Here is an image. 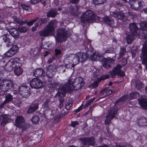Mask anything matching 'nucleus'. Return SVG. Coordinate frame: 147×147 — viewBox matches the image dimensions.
Here are the masks:
<instances>
[{"instance_id": "6e6d98bb", "label": "nucleus", "mask_w": 147, "mask_h": 147, "mask_svg": "<svg viewBox=\"0 0 147 147\" xmlns=\"http://www.w3.org/2000/svg\"><path fill=\"white\" fill-rule=\"evenodd\" d=\"M111 49V48H107L105 51V53H112L113 52Z\"/></svg>"}, {"instance_id": "680f3d73", "label": "nucleus", "mask_w": 147, "mask_h": 147, "mask_svg": "<svg viewBox=\"0 0 147 147\" xmlns=\"http://www.w3.org/2000/svg\"><path fill=\"white\" fill-rule=\"evenodd\" d=\"M92 107H91L90 109H89L88 112L86 113L87 114H88L89 113H90V115H92Z\"/></svg>"}, {"instance_id": "69168bd1", "label": "nucleus", "mask_w": 147, "mask_h": 147, "mask_svg": "<svg viewBox=\"0 0 147 147\" xmlns=\"http://www.w3.org/2000/svg\"><path fill=\"white\" fill-rule=\"evenodd\" d=\"M25 22L24 21L22 20H19V24L23 25L25 24Z\"/></svg>"}, {"instance_id": "0e129e2a", "label": "nucleus", "mask_w": 147, "mask_h": 147, "mask_svg": "<svg viewBox=\"0 0 147 147\" xmlns=\"http://www.w3.org/2000/svg\"><path fill=\"white\" fill-rule=\"evenodd\" d=\"M116 147H127L124 144H121L120 145H117Z\"/></svg>"}, {"instance_id": "7c9ffc66", "label": "nucleus", "mask_w": 147, "mask_h": 147, "mask_svg": "<svg viewBox=\"0 0 147 147\" xmlns=\"http://www.w3.org/2000/svg\"><path fill=\"white\" fill-rule=\"evenodd\" d=\"M79 9V7L75 5L73 7L70 8V11L71 14L72 15L77 16Z\"/></svg>"}, {"instance_id": "b1692460", "label": "nucleus", "mask_w": 147, "mask_h": 147, "mask_svg": "<svg viewBox=\"0 0 147 147\" xmlns=\"http://www.w3.org/2000/svg\"><path fill=\"white\" fill-rule=\"evenodd\" d=\"M9 119L6 116L3 115H0V124L3 126H5L8 122H9Z\"/></svg>"}, {"instance_id": "8fccbe9b", "label": "nucleus", "mask_w": 147, "mask_h": 147, "mask_svg": "<svg viewBox=\"0 0 147 147\" xmlns=\"http://www.w3.org/2000/svg\"><path fill=\"white\" fill-rule=\"evenodd\" d=\"M99 82L95 81L94 82L93 84L90 86V88H96L98 86V84Z\"/></svg>"}, {"instance_id": "c03bdc74", "label": "nucleus", "mask_w": 147, "mask_h": 147, "mask_svg": "<svg viewBox=\"0 0 147 147\" xmlns=\"http://www.w3.org/2000/svg\"><path fill=\"white\" fill-rule=\"evenodd\" d=\"M73 103V102L72 100H70L66 104L65 107L67 110H69L70 109V108L72 106Z\"/></svg>"}, {"instance_id": "4c0bfd02", "label": "nucleus", "mask_w": 147, "mask_h": 147, "mask_svg": "<svg viewBox=\"0 0 147 147\" xmlns=\"http://www.w3.org/2000/svg\"><path fill=\"white\" fill-rule=\"evenodd\" d=\"M139 96V93L137 92H134L130 94L129 98V99L136 98Z\"/></svg>"}, {"instance_id": "e433bc0d", "label": "nucleus", "mask_w": 147, "mask_h": 147, "mask_svg": "<svg viewBox=\"0 0 147 147\" xmlns=\"http://www.w3.org/2000/svg\"><path fill=\"white\" fill-rule=\"evenodd\" d=\"M57 14V9H53L48 12L47 16L49 17H55Z\"/></svg>"}, {"instance_id": "37998d69", "label": "nucleus", "mask_w": 147, "mask_h": 147, "mask_svg": "<svg viewBox=\"0 0 147 147\" xmlns=\"http://www.w3.org/2000/svg\"><path fill=\"white\" fill-rule=\"evenodd\" d=\"M135 87L137 89H140L143 87V85L142 83L141 82L137 81L136 82Z\"/></svg>"}, {"instance_id": "f3484780", "label": "nucleus", "mask_w": 147, "mask_h": 147, "mask_svg": "<svg viewBox=\"0 0 147 147\" xmlns=\"http://www.w3.org/2000/svg\"><path fill=\"white\" fill-rule=\"evenodd\" d=\"M80 140L84 144L93 145L95 144L94 139L93 137L82 138Z\"/></svg>"}, {"instance_id": "20e7f679", "label": "nucleus", "mask_w": 147, "mask_h": 147, "mask_svg": "<svg viewBox=\"0 0 147 147\" xmlns=\"http://www.w3.org/2000/svg\"><path fill=\"white\" fill-rule=\"evenodd\" d=\"M117 109L116 106L112 107L108 111L105 123L106 124H110L111 121L115 117L117 113Z\"/></svg>"}, {"instance_id": "58836bf2", "label": "nucleus", "mask_w": 147, "mask_h": 147, "mask_svg": "<svg viewBox=\"0 0 147 147\" xmlns=\"http://www.w3.org/2000/svg\"><path fill=\"white\" fill-rule=\"evenodd\" d=\"M12 99V96L9 94H7L5 96V99L4 101L5 103L11 101Z\"/></svg>"}, {"instance_id": "aec40b11", "label": "nucleus", "mask_w": 147, "mask_h": 147, "mask_svg": "<svg viewBox=\"0 0 147 147\" xmlns=\"http://www.w3.org/2000/svg\"><path fill=\"white\" fill-rule=\"evenodd\" d=\"M34 75L36 77H43L45 76V72L42 69L37 68L34 71Z\"/></svg>"}, {"instance_id": "1a4fd4ad", "label": "nucleus", "mask_w": 147, "mask_h": 147, "mask_svg": "<svg viewBox=\"0 0 147 147\" xmlns=\"http://www.w3.org/2000/svg\"><path fill=\"white\" fill-rule=\"evenodd\" d=\"M67 37L66 32L65 30H58L57 34L56 40L58 42L65 41Z\"/></svg>"}, {"instance_id": "a878e982", "label": "nucleus", "mask_w": 147, "mask_h": 147, "mask_svg": "<svg viewBox=\"0 0 147 147\" xmlns=\"http://www.w3.org/2000/svg\"><path fill=\"white\" fill-rule=\"evenodd\" d=\"M17 29L13 28L9 31L10 34L15 39H17L18 38V32Z\"/></svg>"}, {"instance_id": "79ce46f5", "label": "nucleus", "mask_w": 147, "mask_h": 147, "mask_svg": "<svg viewBox=\"0 0 147 147\" xmlns=\"http://www.w3.org/2000/svg\"><path fill=\"white\" fill-rule=\"evenodd\" d=\"M21 6L22 7L23 9L25 10L29 11L31 10L30 7L29 5L25 4H22L21 5Z\"/></svg>"}, {"instance_id": "2eb2a0df", "label": "nucleus", "mask_w": 147, "mask_h": 147, "mask_svg": "<svg viewBox=\"0 0 147 147\" xmlns=\"http://www.w3.org/2000/svg\"><path fill=\"white\" fill-rule=\"evenodd\" d=\"M18 48L16 45H13L11 48L5 54L6 57H11L14 55L17 52Z\"/></svg>"}, {"instance_id": "49530a36", "label": "nucleus", "mask_w": 147, "mask_h": 147, "mask_svg": "<svg viewBox=\"0 0 147 147\" xmlns=\"http://www.w3.org/2000/svg\"><path fill=\"white\" fill-rule=\"evenodd\" d=\"M5 18L2 16H1L0 17V24L4 23L5 24H7L10 23V22H7L5 20Z\"/></svg>"}, {"instance_id": "13d9d810", "label": "nucleus", "mask_w": 147, "mask_h": 147, "mask_svg": "<svg viewBox=\"0 0 147 147\" xmlns=\"http://www.w3.org/2000/svg\"><path fill=\"white\" fill-rule=\"evenodd\" d=\"M14 125L16 126L17 127H18V117H17V119H16Z\"/></svg>"}, {"instance_id": "052dcab7", "label": "nucleus", "mask_w": 147, "mask_h": 147, "mask_svg": "<svg viewBox=\"0 0 147 147\" xmlns=\"http://www.w3.org/2000/svg\"><path fill=\"white\" fill-rule=\"evenodd\" d=\"M40 1V0H31L30 2L34 4L37 3Z\"/></svg>"}, {"instance_id": "09e8293b", "label": "nucleus", "mask_w": 147, "mask_h": 147, "mask_svg": "<svg viewBox=\"0 0 147 147\" xmlns=\"http://www.w3.org/2000/svg\"><path fill=\"white\" fill-rule=\"evenodd\" d=\"M28 30V29L25 27H19V31L21 32H25Z\"/></svg>"}, {"instance_id": "cd10ccee", "label": "nucleus", "mask_w": 147, "mask_h": 147, "mask_svg": "<svg viewBox=\"0 0 147 147\" xmlns=\"http://www.w3.org/2000/svg\"><path fill=\"white\" fill-rule=\"evenodd\" d=\"M52 103L49 99H47L44 102L43 107L45 110H49L52 108Z\"/></svg>"}, {"instance_id": "4d7b16f0", "label": "nucleus", "mask_w": 147, "mask_h": 147, "mask_svg": "<svg viewBox=\"0 0 147 147\" xmlns=\"http://www.w3.org/2000/svg\"><path fill=\"white\" fill-rule=\"evenodd\" d=\"M109 77V76L108 75H106V76H103L101 77L100 78L101 80H103L108 79Z\"/></svg>"}, {"instance_id": "5701e85b", "label": "nucleus", "mask_w": 147, "mask_h": 147, "mask_svg": "<svg viewBox=\"0 0 147 147\" xmlns=\"http://www.w3.org/2000/svg\"><path fill=\"white\" fill-rule=\"evenodd\" d=\"M137 123L140 126H147V118L141 117L138 119Z\"/></svg>"}, {"instance_id": "c756f323", "label": "nucleus", "mask_w": 147, "mask_h": 147, "mask_svg": "<svg viewBox=\"0 0 147 147\" xmlns=\"http://www.w3.org/2000/svg\"><path fill=\"white\" fill-rule=\"evenodd\" d=\"M113 61L112 59H107L104 61L103 64V67L106 68L107 69L111 67L110 63Z\"/></svg>"}, {"instance_id": "473e14b6", "label": "nucleus", "mask_w": 147, "mask_h": 147, "mask_svg": "<svg viewBox=\"0 0 147 147\" xmlns=\"http://www.w3.org/2000/svg\"><path fill=\"white\" fill-rule=\"evenodd\" d=\"M38 104L37 103L32 105L28 110L27 113H29L34 112L38 109Z\"/></svg>"}, {"instance_id": "774afa93", "label": "nucleus", "mask_w": 147, "mask_h": 147, "mask_svg": "<svg viewBox=\"0 0 147 147\" xmlns=\"http://www.w3.org/2000/svg\"><path fill=\"white\" fill-rule=\"evenodd\" d=\"M90 102H89L88 101L84 105L85 107H87L89 105H90Z\"/></svg>"}, {"instance_id": "4be33fe9", "label": "nucleus", "mask_w": 147, "mask_h": 147, "mask_svg": "<svg viewBox=\"0 0 147 147\" xmlns=\"http://www.w3.org/2000/svg\"><path fill=\"white\" fill-rule=\"evenodd\" d=\"M104 22L107 25L111 27L114 26L115 22L114 20L111 18H109L107 16H106L103 18Z\"/></svg>"}, {"instance_id": "ddd939ff", "label": "nucleus", "mask_w": 147, "mask_h": 147, "mask_svg": "<svg viewBox=\"0 0 147 147\" xmlns=\"http://www.w3.org/2000/svg\"><path fill=\"white\" fill-rule=\"evenodd\" d=\"M142 51V53L140 57L141 59H142V63L146 64L147 71V47L144 46Z\"/></svg>"}, {"instance_id": "423d86ee", "label": "nucleus", "mask_w": 147, "mask_h": 147, "mask_svg": "<svg viewBox=\"0 0 147 147\" xmlns=\"http://www.w3.org/2000/svg\"><path fill=\"white\" fill-rule=\"evenodd\" d=\"M122 67L121 65L119 64H117L112 71L110 72L109 74L111 77L113 78L116 75L121 77L125 76L124 72L121 70Z\"/></svg>"}, {"instance_id": "393cba45", "label": "nucleus", "mask_w": 147, "mask_h": 147, "mask_svg": "<svg viewBox=\"0 0 147 147\" xmlns=\"http://www.w3.org/2000/svg\"><path fill=\"white\" fill-rule=\"evenodd\" d=\"M129 28L130 31V33H133L134 35L135 34H137V33H138L137 26L135 23H131L129 25Z\"/></svg>"}, {"instance_id": "6ab92c4d", "label": "nucleus", "mask_w": 147, "mask_h": 147, "mask_svg": "<svg viewBox=\"0 0 147 147\" xmlns=\"http://www.w3.org/2000/svg\"><path fill=\"white\" fill-rule=\"evenodd\" d=\"M87 53H88V52ZM76 54L80 59V62H82L87 60V58L89 57V55H88V53L86 54L85 53L79 52L77 53Z\"/></svg>"}, {"instance_id": "ea45409f", "label": "nucleus", "mask_w": 147, "mask_h": 147, "mask_svg": "<svg viewBox=\"0 0 147 147\" xmlns=\"http://www.w3.org/2000/svg\"><path fill=\"white\" fill-rule=\"evenodd\" d=\"M125 48L124 47H121V50L119 54V57H118V59L120 58L123 56L125 53Z\"/></svg>"}, {"instance_id": "f704fd0d", "label": "nucleus", "mask_w": 147, "mask_h": 147, "mask_svg": "<svg viewBox=\"0 0 147 147\" xmlns=\"http://www.w3.org/2000/svg\"><path fill=\"white\" fill-rule=\"evenodd\" d=\"M72 55V56L71 57V58H72L73 57H74L73 59V65L74 66V65H76L79 63L80 61V60L79 57H78V56L77 55V54L75 55H72L71 54L70 55V56Z\"/></svg>"}, {"instance_id": "c9c22d12", "label": "nucleus", "mask_w": 147, "mask_h": 147, "mask_svg": "<svg viewBox=\"0 0 147 147\" xmlns=\"http://www.w3.org/2000/svg\"><path fill=\"white\" fill-rule=\"evenodd\" d=\"M100 55H98L96 52H94L92 55L89 56V58L93 61H97L100 57Z\"/></svg>"}, {"instance_id": "9d476101", "label": "nucleus", "mask_w": 147, "mask_h": 147, "mask_svg": "<svg viewBox=\"0 0 147 147\" xmlns=\"http://www.w3.org/2000/svg\"><path fill=\"white\" fill-rule=\"evenodd\" d=\"M30 84L31 87L36 89L41 88L44 86L42 82L37 78L32 79L30 82Z\"/></svg>"}, {"instance_id": "0eeeda50", "label": "nucleus", "mask_w": 147, "mask_h": 147, "mask_svg": "<svg viewBox=\"0 0 147 147\" xmlns=\"http://www.w3.org/2000/svg\"><path fill=\"white\" fill-rule=\"evenodd\" d=\"M15 59H11L6 63V67H9V71L12 70L13 68H14V71L15 74L17 76H18V63L16 62Z\"/></svg>"}, {"instance_id": "f8f14e48", "label": "nucleus", "mask_w": 147, "mask_h": 147, "mask_svg": "<svg viewBox=\"0 0 147 147\" xmlns=\"http://www.w3.org/2000/svg\"><path fill=\"white\" fill-rule=\"evenodd\" d=\"M131 8L135 10H138L141 8L142 3L138 0H129V2Z\"/></svg>"}, {"instance_id": "bb28decb", "label": "nucleus", "mask_w": 147, "mask_h": 147, "mask_svg": "<svg viewBox=\"0 0 147 147\" xmlns=\"http://www.w3.org/2000/svg\"><path fill=\"white\" fill-rule=\"evenodd\" d=\"M9 36L7 35H4L1 36V38L2 39L4 42L7 44V47L12 45V43L10 41Z\"/></svg>"}, {"instance_id": "5fc2aeb1", "label": "nucleus", "mask_w": 147, "mask_h": 147, "mask_svg": "<svg viewBox=\"0 0 147 147\" xmlns=\"http://www.w3.org/2000/svg\"><path fill=\"white\" fill-rule=\"evenodd\" d=\"M78 124V121H74L71 122V125L72 127H74L77 125Z\"/></svg>"}, {"instance_id": "f257e3e1", "label": "nucleus", "mask_w": 147, "mask_h": 147, "mask_svg": "<svg viewBox=\"0 0 147 147\" xmlns=\"http://www.w3.org/2000/svg\"><path fill=\"white\" fill-rule=\"evenodd\" d=\"M84 85L83 79L80 78H76L74 79H69L66 82L64 85L61 87L59 92L64 95L66 92L71 93L74 90H78L80 88Z\"/></svg>"}, {"instance_id": "a19ab883", "label": "nucleus", "mask_w": 147, "mask_h": 147, "mask_svg": "<svg viewBox=\"0 0 147 147\" xmlns=\"http://www.w3.org/2000/svg\"><path fill=\"white\" fill-rule=\"evenodd\" d=\"M107 0H92L93 3L95 4H103L106 2Z\"/></svg>"}, {"instance_id": "c85d7f7f", "label": "nucleus", "mask_w": 147, "mask_h": 147, "mask_svg": "<svg viewBox=\"0 0 147 147\" xmlns=\"http://www.w3.org/2000/svg\"><path fill=\"white\" fill-rule=\"evenodd\" d=\"M131 35L130 34H129L126 37V40L128 44H130L131 42L134 39V36H137L139 35V33H137V34H135L134 35L133 33H131Z\"/></svg>"}, {"instance_id": "603ef678", "label": "nucleus", "mask_w": 147, "mask_h": 147, "mask_svg": "<svg viewBox=\"0 0 147 147\" xmlns=\"http://www.w3.org/2000/svg\"><path fill=\"white\" fill-rule=\"evenodd\" d=\"M37 20H38V19H36L35 20H31L29 22H27V24L28 26H31L33 24L34 22L36 21Z\"/></svg>"}, {"instance_id": "7ed1b4c3", "label": "nucleus", "mask_w": 147, "mask_h": 147, "mask_svg": "<svg viewBox=\"0 0 147 147\" xmlns=\"http://www.w3.org/2000/svg\"><path fill=\"white\" fill-rule=\"evenodd\" d=\"M55 25V21H51L47 26L46 27L39 33L41 36H47L49 35L53 34L54 32V26Z\"/></svg>"}, {"instance_id": "e2e57ef3", "label": "nucleus", "mask_w": 147, "mask_h": 147, "mask_svg": "<svg viewBox=\"0 0 147 147\" xmlns=\"http://www.w3.org/2000/svg\"><path fill=\"white\" fill-rule=\"evenodd\" d=\"M79 1V0H70V1L71 3H78Z\"/></svg>"}, {"instance_id": "dca6fc26", "label": "nucleus", "mask_w": 147, "mask_h": 147, "mask_svg": "<svg viewBox=\"0 0 147 147\" xmlns=\"http://www.w3.org/2000/svg\"><path fill=\"white\" fill-rule=\"evenodd\" d=\"M67 55L65 56V57L64 60V63L65 64V67L67 68H71L72 67H74L73 65L71 63V59L70 60V58L72 56Z\"/></svg>"}, {"instance_id": "864d4df0", "label": "nucleus", "mask_w": 147, "mask_h": 147, "mask_svg": "<svg viewBox=\"0 0 147 147\" xmlns=\"http://www.w3.org/2000/svg\"><path fill=\"white\" fill-rule=\"evenodd\" d=\"M83 105L82 104L81 106H80L77 109H76L74 112L75 113H77L78 112H79L82 109Z\"/></svg>"}, {"instance_id": "338daca9", "label": "nucleus", "mask_w": 147, "mask_h": 147, "mask_svg": "<svg viewBox=\"0 0 147 147\" xmlns=\"http://www.w3.org/2000/svg\"><path fill=\"white\" fill-rule=\"evenodd\" d=\"M23 72V70L20 67H19V75L22 74Z\"/></svg>"}, {"instance_id": "9b49d317", "label": "nucleus", "mask_w": 147, "mask_h": 147, "mask_svg": "<svg viewBox=\"0 0 147 147\" xmlns=\"http://www.w3.org/2000/svg\"><path fill=\"white\" fill-rule=\"evenodd\" d=\"M57 67L55 65H50L47 67L46 74L49 78H52L57 71Z\"/></svg>"}, {"instance_id": "3c124183", "label": "nucleus", "mask_w": 147, "mask_h": 147, "mask_svg": "<svg viewBox=\"0 0 147 147\" xmlns=\"http://www.w3.org/2000/svg\"><path fill=\"white\" fill-rule=\"evenodd\" d=\"M127 97L128 95H125L120 98V100L122 101H126L127 99Z\"/></svg>"}, {"instance_id": "72a5a7b5", "label": "nucleus", "mask_w": 147, "mask_h": 147, "mask_svg": "<svg viewBox=\"0 0 147 147\" xmlns=\"http://www.w3.org/2000/svg\"><path fill=\"white\" fill-rule=\"evenodd\" d=\"M6 88L7 90H2L3 91H6L8 90H11L13 88V82L11 81H9L6 84ZM2 89H3L2 88L1 86H0V90H2Z\"/></svg>"}, {"instance_id": "a18cd8bd", "label": "nucleus", "mask_w": 147, "mask_h": 147, "mask_svg": "<svg viewBox=\"0 0 147 147\" xmlns=\"http://www.w3.org/2000/svg\"><path fill=\"white\" fill-rule=\"evenodd\" d=\"M39 121V118L37 116H34L32 119V121L34 123H37Z\"/></svg>"}, {"instance_id": "bf43d9fd", "label": "nucleus", "mask_w": 147, "mask_h": 147, "mask_svg": "<svg viewBox=\"0 0 147 147\" xmlns=\"http://www.w3.org/2000/svg\"><path fill=\"white\" fill-rule=\"evenodd\" d=\"M122 63L123 65H125L127 63V60L125 58L123 59L122 60Z\"/></svg>"}, {"instance_id": "412c9836", "label": "nucleus", "mask_w": 147, "mask_h": 147, "mask_svg": "<svg viewBox=\"0 0 147 147\" xmlns=\"http://www.w3.org/2000/svg\"><path fill=\"white\" fill-rule=\"evenodd\" d=\"M19 128L21 129L22 131L25 129L27 125L25 124V120L24 118L21 116H19Z\"/></svg>"}, {"instance_id": "4468645a", "label": "nucleus", "mask_w": 147, "mask_h": 147, "mask_svg": "<svg viewBox=\"0 0 147 147\" xmlns=\"http://www.w3.org/2000/svg\"><path fill=\"white\" fill-rule=\"evenodd\" d=\"M138 101L142 108L145 109H147V96L142 95L139 97Z\"/></svg>"}, {"instance_id": "6e6552de", "label": "nucleus", "mask_w": 147, "mask_h": 147, "mask_svg": "<svg viewBox=\"0 0 147 147\" xmlns=\"http://www.w3.org/2000/svg\"><path fill=\"white\" fill-rule=\"evenodd\" d=\"M30 88L25 85H20L19 87V97L27 98L30 95Z\"/></svg>"}, {"instance_id": "de8ad7c7", "label": "nucleus", "mask_w": 147, "mask_h": 147, "mask_svg": "<svg viewBox=\"0 0 147 147\" xmlns=\"http://www.w3.org/2000/svg\"><path fill=\"white\" fill-rule=\"evenodd\" d=\"M55 55L57 56L60 57L62 55L61 51V50L57 49L55 50Z\"/></svg>"}, {"instance_id": "2f4dec72", "label": "nucleus", "mask_w": 147, "mask_h": 147, "mask_svg": "<svg viewBox=\"0 0 147 147\" xmlns=\"http://www.w3.org/2000/svg\"><path fill=\"white\" fill-rule=\"evenodd\" d=\"M113 92V91L111 90L105 89L101 90L100 94V95H103L105 96H107L111 94Z\"/></svg>"}, {"instance_id": "39448f33", "label": "nucleus", "mask_w": 147, "mask_h": 147, "mask_svg": "<svg viewBox=\"0 0 147 147\" xmlns=\"http://www.w3.org/2000/svg\"><path fill=\"white\" fill-rule=\"evenodd\" d=\"M127 15L131 17L133 16V13L131 12H128L127 13H126L124 14L123 13L121 12H117L115 11L112 12V13L111 14L113 16L115 17L117 19L121 20L124 22L127 19Z\"/></svg>"}, {"instance_id": "a211bd4d", "label": "nucleus", "mask_w": 147, "mask_h": 147, "mask_svg": "<svg viewBox=\"0 0 147 147\" xmlns=\"http://www.w3.org/2000/svg\"><path fill=\"white\" fill-rule=\"evenodd\" d=\"M140 26V29L142 30H144L143 36L145 38H147V22H141V23L138 24Z\"/></svg>"}, {"instance_id": "f03ea898", "label": "nucleus", "mask_w": 147, "mask_h": 147, "mask_svg": "<svg viewBox=\"0 0 147 147\" xmlns=\"http://www.w3.org/2000/svg\"><path fill=\"white\" fill-rule=\"evenodd\" d=\"M98 16L92 11L88 10L83 13L82 16L81 22L84 23H90L96 20Z\"/></svg>"}]
</instances>
